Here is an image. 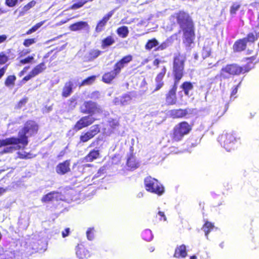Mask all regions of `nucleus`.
I'll use <instances>...</instances> for the list:
<instances>
[{"label": "nucleus", "mask_w": 259, "mask_h": 259, "mask_svg": "<svg viewBox=\"0 0 259 259\" xmlns=\"http://www.w3.org/2000/svg\"><path fill=\"white\" fill-rule=\"evenodd\" d=\"M38 130L36 123L32 120L28 121L18 133V137H12L0 140V147H5L2 154L11 153L24 148L28 144V138L36 134Z\"/></svg>", "instance_id": "nucleus-1"}, {"label": "nucleus", "mask_w": 259, "mask_h": 259, "mask_svg": "<svg viewBox=\"0 0 259 259\" xmlns=\"http://www.w3.org/2000/svg\"><path fill=\"white\" fill-rule=\"evenodd\" d=\"M178 24L184 32V42L188 46H190L194 38L193 26L189 15L184 12H180L177 14Z\"/></svg>", "instance_id": "nucleus-2"}, {"label": "nucleus", "mask_w": 259, "mask_h": 259, "mask_svg": "<svg viewBox=\"0 0 259 259\" xmlns=\"http://www.w3.org/2000/svg\"><path fill=\"white\" fill-rule=\"evenodd\" d=\"M218 140L227 151L234 150L237 144L240 142V139L231 133H223L218 137Z\"/></svg>", "instance_id": "nucleus-3"}, {"label": "nucleus", "mask_w": 259, "mask_h": 259, "mask_svg": "<svg viewBox=\"0 0 259 259\" xmlns=\"http://www.w3.org/2000/svg\"><path fill=\"white\" fill-rule=\"evenodd\" d=\"M250 69L247 66L242 67L236 64H232L223 67L220 71V76L224 79L228 78L229 75H239L242 72H248Z\"/></svg>", "instance_id": "nucleus-4"}, {"label": "nucleus", "mask_w": 259, "mask_h": 259, "mask_svg": "<svg viewBox=\"0 0 259 259\" xmlns=\"http://www.w3.org/2000/svg\"><path fill=\"white\" fill-rule=\"evenodd\" d=\"M146 190L151 193L161 195L164 192V188L157 180L148 177L144 180Z\"/></svg>", "instance_id": "nucleus-5"}, {"label": "nucleus", "mask_w": 259, "mask_h": 259, "mask_svg": "<svg viewBox=\"0 0 259 259\" xmlns=\"http://www.w3.org/2000/svg\"><path fill=\"white\" fill-rule=\"evenodd\" d=\"M185 57L181 54L176 55L174 59L173 71L175 76V81H179L183 76V70Z\"/></svg>", "instance_id": "nucleus-6"}, {"label": "nucleus", "mask_w": 259, "mask_h": 259, "mask_svg": "<svg viewBox=\"0 0 259 259\" xmlns=\"http://www.w3.org/2000/svg\"><path fill=\"white\" fill-rule=\"evenodd\" d=\"M81 112L84 114L93 115L100 114L102 112V109L95 102L93 101H85L80 106Z\"/></svg>", "instance_id": "nucleus-7"}, {"label": "nucleus", "mask_w": 259, "mask_h": 259, "mask_svg": "<svg viewBox=\"0 0 259 259\" xmlns=\"http://www.w3.org/2000/svg\"><path fill=\"white\" fill-rule=\"evenodd\" d=\"M191 130V127L186 122H182L179 123L175 128L174 133V139L178 141L182 139L183 137L188 134Z\"/></svg>", "instance_id": "nucleus-8"}, {"label": "nucleus", "mask_w": 259, "mask_h": 259, "mask_svg": "<svg viewBox=\"0 0 259 259\" xmlns=\"http://www.w3.org/2000/svg\"><path fill=\"white\" fill-rule=\"evenodd\" d=\"M95 120V119L91 115L82 117L76 123L74 130L78 131L92 124Z\"/></svg>", "instance_id": "nucleus-9"}, {"label": "nucleus", "mask_w": 259, "mask_h": 259, "mask_svg": "<svg viewBox=\"0 0 259 259\" xmlns=\"http://www.w3.org/2000/svg\"><path fill=\"white\" fill-rule=\"evenodd\" d=\"M132 60V56L131 55H127L124 57L114 65L113 71L117 75L120 73L121 69H123L128 63L131 61Z\"/></svg>", "instance_id": "nucleus-10"}, {"label": "nucleus", "mask_w": 259, "mask_h": 259, "mask_svg": "<svg viewBox=\"0 0 259 259\" xmlns=\"http://www.w3.org/2000/svg\"><path fill=\"white\" fill-rule=\"evenodd\" d=\"M179 81H175V83L172 89L169 91L166 97V102L167 104L172 105L176 103L177 99L176 93L177 85Z\"/></svg>", "instance_id": "nucleus-11"}, {"label": "nucleus", "mask_w": 259, "mask_h": 259, "mask_svg": "<svg viewBox=\"0 0 259 259\" xmlns=\"http://www.w3.org/2000/svg\"><path fill=\"white\" fill-rule=\"evenodd\" d=\"M69 29L71 31H76L81 30H89L90 26L87 22L79 21L70 25Z\"/></svg>", "instance_id": "nucleus-12"}, {"label": "nucleus", "mask_w": 259, "mask_h": 259, "mask_svg": "<svg viewBox=\"0 0 259 259\" xmlns=\"http://www.w3.org/2000/svg\"><path fill=\"white\" fill-rule=\"evenodd\" d=\"M70 161L66 160L59 163L56 167V172L59 175H64L70 171Z\"/></svg>", "instance_id": "nucleus-13"}, {"label": "nucleus", "mask_w": 259, "mask_h": 259, "mask_svg": "<svg viewBox=\"0 0 259 259\" xmlns=\"http://www.w3.org/2000/svg\"><path fill=\"white\" fill-rule=\"evenodd\" d=\"M113 13L112 12H109L108 14L105 15L103 17V19L98 23L97 26L96 27V31L97 32L99 33L103 30L104 28L106 25L107 22L111 17Z\"/></svg>", "instance_id": "nucleus-14"}, {"label": "nucleus", "mask_w": 259, "mask_h": 259, "mask_svg": "<svg viewBox=\"0 0 259 259\" xmlns=\"http://www.w3.org/2000/svg\"><path fill=\"white\" fill-rule=\"evenodd\" d=\"M191 110L189 109H174L170 111V115L173 118H181L185 116L189 113H190Z\"/></svg>", "instance_id": "nucleus-15"}, {"label": "nucleus", "mask_w": 259, "mask_h": 259, "mask_svg": "<svg viewBox=\"0 0 259 259\" xmlns=\"http://www.w3.org/2000/svg\"><path fill=\"white\" fill-rule=\"evenodd\" d=\"M132 97L128 94H125L119 98H116L114 99V101L115 104L126 105L130 104Z\"/></svg>", "instance_id": "nucleus-16"}, {"label": "nucleus", "mask_w": 259, "mask_h": 259, "mask_svg": "<svg viewBox=\"0 0 259 259\" xmlns=\"http://www.w3.org/2000/svg\"><path fill=\"white\" fill-rule=\"evenodd\" d=\"M127 165L131 169H135L139 166V162L137 160L136 157L133 155L131 154L128 157L127 160Z\"/></svg>", "instance_id": "nucleus-17"}, {"label": "nucleus", "mask_w": 259, "mask_h": 259, "mask_svg": "<svg viewBox=\"0 0 259 259\" xmlns=\"http://www.w3.org/2000/svg\"><path fill=\"white\" fill-rule=\"evenodd\" d=\"M73 83L71 81H69L65 83V85L63 89L62 96L64 97L69 96L72 93Z\"/></svg>", "instance_id": "nucleus-18"}, {"label": "nucleus", "mask_w": 259, "mask_h": 259, "mask_svg": "<svg viewBox=\"0 0 259 259\" xmlns=\"http://www.w3.org/2000/svg\"><path fill=\"white\" fill-rule=\"evenodd\" d=\"M245 39H241L236 41L233 46V49L236 52H241L243 51L246 46Z\"/></svg>", "instance_id": "nucleus-19"}, {"label": "nucleus", "mask_w": 259, "mask_h": 259, "mask_svg": "<svg viewBox=\"0 0 259 259\" xmlns=\"http://www.w3.org/2000/svg\"><path fill=\"white\" fill-rule=\"evenodd\" d=\"M187 254L186 246L184 245H182L176 248L174 256L175 257H184Z\"/></svg>", "instance_id": "nucleus-20"}, {"label": "nucleus", "mask_w": 259, "mask_h": 259, "mask_svg": "<svg viewBox=\"0 0 259 259\" xmlns=\"http://www.w3.org/2000/svg\"><path fill=\"white\" fill-rule=\"evenodd\" d=\"M76 254L80 259L87 258L90 256L89 252L83 246H78L76 249Z\"/></svg>", "instance_id": "nucleus-21"}, {"label": "nucleus", "mask_w": 259, "mask_h": 259, "mask_svg": "<svg viewBox=\"0 0 259 259\" xmlns=\"http://www.w3.org/2000/svg\"><path fill=\"white\" fill-rule=\"evenodd\" d=\"M116 76L117 75L113 70H112L103 74L102 76V80L105 83H109L116 77Z\"/></svg>", "instance_id": "nucleus-22"}, {"label": "nucleus", "mask_w": 259, "mask_h": 259, "mask_svg": "<svg viewBox=\"0 0 259 259\" xmlns=\"http://www.w3.org/2000/svg\"><path fill=\"white\" fill-rule=\"evenodd\" d=\"M159 45L158 41L155 38L148 40L145 45V49L148 51L151 50L152 49H154L158 47Z\"/></svg>", "instance_id": "nucleus-23"}, {"label": "nucleus", "mask_w": 259, "mask_h": 259, "mask_svg": "<svg viewBox=\"0 0 259 259\" xmlns=\"http://www.w3.org/2000/svg\"><path fill=\"white\" fill-rule=\"evenodd\" d=\"M46 69L44 63H41L35 67L31 71L34 76L42 72Z\"/></svg>", "instance_id": "nucleus-24"}, {"label": "nucleus", "mask_w": 259, "mask_h": 259, "mask_svg": "<svg viewBox=\"0 0 259 259\" xmlns=\"http://www.w3.org/2000/svg\"><path fill=\"white\" fill-rule=\"evenodd\" d=\"M116 32L118 35L122 38H125L127 37L129 33L127 27L125 26L119 27L117 29Z\"/></svg>", "instance_id": "nucleus-25"}, {"label": "nucleus", "mask_w": 259, "mask_h": 259, "mask_svg": "<svg viewBox=\"0 0 259 259\" xmlns=\"http://www.w3.org/2000/svg\"><path fill=\"white\" fill-rule=\"evenodd\" d=\"M99 156V152L98 150H94L91 151L85 157L87 161H92L94 159H97Z\"/></svg>", "instance_id": "nucleus-26"}, {"label": "nucleus", "mask_w": 259, "mask_h": 259, "mask_svg": "<svg viewBox=\"0 0 259 259\" xmlns=\"http://www.w3.org/2000/svg\"><path fill=\"white\" fill-rule=\"evenodd\" d=\"M115 42L114 38L111 36H109L104 39L102 42V47L105 49L107 47L110 46Z\"/></svg>", "instance_id": "nucleus-27"}, {"label": "nucleus", "mask_w": 259, "mask_h": 259, "mask_svg": "<svg viewBox=\"0 0 259 259\" xmlns=\"http://www.w3.org/2000/svg\"><path fill=\"white\" fill-rule=\"evenodd\" d=\"M181 87L185 94L187 96H189L190 91H192L193 88L192 83L187 81L184 82Z\"/></svg>", "instance_id": "nucleus-28"}, {"label": "nucleus", "mask_w": 259, "mask_h": 259, "mask_svg": "<svg viewBox=\"0 0 259 259\" xmlns=\"http://www.w3.org/2000/svg\"><path fill=\"white\" fill-rule=\"evenodd\" d=\"M171 45V42L169 39H167L154 49L155 51H161L167 48Z\"/></svg>", "instance_id": "nucleus-29"}, {"label": "nucleus", "mask_w": 259, "mask_h": 259, "mask_svg": "<svg viewBox=\"0 0 259 259\" xmlns=\"http://www.w3.org/2000/svg\"><path fill=\"white\" fill-rule=\"evenodd\" d=\"M214 228V226L210 222H207L202 227V230L205 232V235L208 238V235L211 230Z\"/></svg>", "instance_id": "nucleus-30"}, {"label": "nucleus", "mask_w": 259, "mask_h": 259, "mask_svg": "<svg viewBox=\"0 0 259 259\" xmlns=\"http://www.w3.org/2000/svg\"><path fill=\"white\" fill-rule=\"evenodd\" d=\"M142 236L143 239L147 241H150L153 237L152 232L149 229L144 230L142 233Z\"/></svg>", "instance_id": "nucleus-31"}, {"label": "nucleus", "mask_w": 259, "mask_h": 259, "mask_svg": "<svg viewBox=\"0 0 259 259\" xmlns=\"http://www.w3.org/2000/svg\"><path fill=\"white\" fill-rule=\"evenodd\" d=\"M101 51L98 50H91L88 55V58L89 60H92L96 58H97L99 56H100L101 54Z\"/></svg>", "instance_id": "nucleus-32"}, {"label": "nucleus", "mask_w": 259, "mask_h": 259, "mask_svg": "<svg viewBox=\"0 0 259 259\" xmlns=\"http://www.w3.org/2000/svg\"><path fill=\"white\" fill-rule=\"evenodd\" d=\"M108 122L110 127L112 128L111 133L113 132V130L116 129L119 126L118 121L116 119L109 118Z\"/></svg>", "instance_id": "nucleus-33"}, {"label": "nucleus", "mask_w": 259, "mask_h": 259, "mask_svg": "<svg viewBox=\"0 0 259 259\" xmlns=\"http://www.w3.org/2000/svg\"><path fill=\"white\" fill-rule=\"evenodd\" d=\"M100 129L99 125H94L92 126L88 131L93 138L95 136L100 132Z\"/></svg>", "instance_id": "nucleus-34"}, {"label": "nucleus", "mask_w": 259, "mask_h": 259, "mask_svg": "<svg viewBox=\"0 0 259 259\" xmlns=\"http://www.w3.org/2000/svg\"><path fill=\"white\" fill-rule=\"evenodd\" d=\"M52 194V201H63L64 200V196L61 193L56 191H53Z\"/></svg>", "instance_id": "nucleus-35"}, {"label": "nucleus", "mask_w": 259, "mask_h": 259, "mask_svg": "<svg viewBox=\"0 0 259 259\" xmlns=\"http://www.w3.org/2000/svg\"><path fill=\"white\" fill-rule=\"evenodd\" d=\"M96 231L95 228H89L86 232L87 237L89 240H93L95 237Z\"/></svg>", "instance_id": "nucleus-36"}, {"label": "nucleus", "mask_w": 259, "mask_h": 259, "mask_svg": "<svg viewBox=\"0 0 259 259\" xmlns=\"http://www.w3.org/2000/svg\"><path fill=\"white\" fill-rule=\"evenodd\" d=\"M44 23V21L40 22L33 26L31 29H29L26 32V34L29 35L33 32L36 31L39 28H40Z\"/></svg>", "instance_id": "nucleus-37"}, {"label": "nucleus", "mask_w": 259, "mask_h": 259, "mask_svg": "<svg viewBox=\"0 0 259 259\" xmlns=\"http://www.w3.org/2000/svg\"><path fill=\"white\" fill-rule=\"evenodd\" d=\"M16 79V77L15 75L9 76L5 81V85L7 87H9L11 85L14 84Z\"/></svg>", "instance_id": "nucleus-38"}, {"label": "nucleus", "mask_w": 259, "mask_h": 259, "mask_svg": "<svg viewBox=\"0 0 259 259\" xmlns=\"http://www.w3.org/2000/svg\"><path fill=\"white\" fill-rule=\"evenodd\" d=\"M93 138L92 136L91 135V134L87 132V133L82 134L80 137V140L82 142H87L89 140Z\"/></svg>", "instance_id": "nucleus-39"}, {"label": "nucleus", "mask_w": 259, "mask_h": 259, "mask_svg": "<svg viewBox=\"0 0 259 259\" xmlns=\"http://www.w3.org/2000/svg\"><path fill=\"white\" fill-rule=\"evenodd\" d=\"M166 71V68L165 67H163L162 68L160 72L159 73H158V75H157V76L156 77L155 80V81H162L163 78L165 74Z\"/></svg>", "instance_id": "nucleus-40"}, {"label": "nucleus", "mask_w": 259, "mask_h": 259, "mask_svg": "<svg viewBox=\"0 0 259 259\" xmlns=\"http://www.w3.org/2000/svg\"><path fill=\"white\" fill-rule=\"evenodd\" d=\"M87 2V1H83V0H81L80 1H78L72 5L71 9L73 10L79 9L82 7Z\"/></svg>", "instance_id": "nucleus-41"}, {"label": "nucleus", "mask_w": 259, "mask_h": 259, "mask_svg": "<svg viewBox=\"0 0 259 259\" xmlns=\"http://www.w3.org/2000/svg\"><path fill=\"white\" fill-rule=\"evenodd\" d=\"M240 7V4L236 2L233 3V5L230 8V13L231 15H235L236 12L239 10Z\"/></svg>", "instance_id": "nucleus-42"}, {"label": "nucleus", "mask_w": 259, "mask_h": 259, "mask_svg": "<svg viewBox=\"0 0 259 259\" xmlns=\"http://www.w3.org/2000/svg\"><path fill=\"white\" fill-rule=\"evenodd\" d=\"M76 104V98L73 96L68 101L69 109L70 110L73 109L75 107Z\"/></svg>", "instance_id": "nucleus-43"}, {"label": "nucleus", "mask_w": 259, "mask_h": 259, "mask_svg": "<svg viewBox=\"0 0 259 259\" xmlns=\"http://www.w3.org/2000/svg\"><path fill=\"white\" fill-rule=\"evenodd\" d=\"M95 78H96V77L95 76H90V77H88L87 78H86L85 79L83 80L82 81L81 85H84L90 84L94 81Z\"/></svg>", "instance_id": "nucleus-44"}, {"label": "nucleus", "mask_w": 259, "mask_h": 259, "mask_svg": "<svg viewBox=\"0 0 259 259\" xmlns=\"http://www.w3.org/2000/svg\"><path fill=\"white\" fill-rule=\"evenodd\" d=\"M211 53L210 49L208 47H204L202 50V56L203 59L209 57Z\"/></svg>", "instance_id": "nucleus-45"}, {"label": "nucleus", "mask_w": 259, "mask_h": 259, "mask_svg": "<svg viewBox=\"0 0 259 259\" xmlns=\"http://www.w3.org/2000/svg\"><path fill=\"white\" fill-rule=\"evenodd\" d=\"M256 37L252 33H250L247 35V36L245 38H244L243 39H245V42L247 43V42H253L256 39Z\"/></svg>", "instance_id": "nucleus-46"}, {"label": "nucleus", "mask_w": 259, "mask_h": 259, "mask_svg": "<svg viewBox=\"0 0 259 259\" xmlns=\"http://www.w3.org/2000/svg\"><path fill=\"white\" fill-rule=\"evenodd\" d=\"M52 192L48 193L47 194L41 198V201L42 202H47L52 201Z\"/></svg>", "instance_id": "nucleus-47"}, {"label": "nucleus", "mask_w": 259, "mask_h": 259, "mask_svg": "<svg viewBox=\"0 0 259 259\" xmlns=\"http://www.w3.org/2000/svg\"><path fill=\"white\" fill-rule=\"evenodd\" d=\"M36 4V2L34 1H32L30 2H29L28 4H27L26 5H25L23 8V12H25L29 10L30 8L34 7Z\"/></svg>", "instance_id": "nucleus-48"}, {"label": "nucleus", "mask_w": 259, "mask_h": 259, "mask_svg": "<svg viewBox=\"0 0 259 259\" xmlns=\"http://www.w3.org/2000/svg\"><path fill=\"white\" fill-rule=\"evenodd\" d=\"M36 42L35 38L26 39L23 42V45L26 47H28Z\"/></svg>", "instance_id": "nucleus-49"}, {"label": "nucleus", "mask_w": 259, "mask_h": 259, "mask_svg": "<svg viewBox=\"0 0 259 259\" xmlns=\"http://www.w3.org/2000/svg\"><path fill=\"white\" fill-rule=\"evenodd\" d=\"M34 55L28 56V57H27L24 59L21 60L20 61V63H21L22 64H25L30 63L31 62V61L34 59Z\"/></svg>", "instance_id": "nucleus-50"}, {"label": "nucleus", "mask_w": 259, "mask_h": 259, "mask_svg": "<svg viewBox=\"0 0 259 259\" xmlns=\"http://www.w3.org/2000/svg\"><path fill=\"white\" fill-rule=\"evenodd\" d=\"M155 82H156V88L154 90L153 92L158 91L163 85V81H155Z\"/></svg>", "instance_id": "nucleus-51"}, {"label": "nucleus", "mask_w": 259, "mask_h": 259, "mask_svg": "<svg viewBox=\"0 0 259 259\" xmlns=\"http://www.w3.org/2000/svg\"><path fill=\"white\" fill-rule=\"evenodd\" d=\"M18 0H6V4L9 7H13L16 5Z\"/></svg>", "instance_id": "nucleus-52"}, {"label": "nucleus", "mask_w": 259, "mask_h": 259, "mask_svg": "<svg viewBox=\"0 0 259 259\" xmlns=\"http://www.w3.org/2000/svg\"><path fill=\"white\" fill-rule=\"evenodd\" d=\"M8 61V57L3 53L0 54V64H4Z\"/></svg>", "instance_id": "nucleus-53"}, {"label": "nucleus", "mask_w": 259, "mask_h": 259, "mask_svg": "<svg viewBox=\"0 0 259 259\" xmlns=\"http://www.w3.org/2000/svg\"><path fill=\"white\" fill-rule=\"evenodd\" d=\"M27 102V98H23L22 100H21L17 105V107L18 108H20L22 107H23Z\"/></svg>", "instance_id": "nucleus-54"}, {"label": "nucleus", "mask_w": 259, "mask_h": 259, "mask_svg": "<svg viewBox=\"0 0 259 259\" xmlns=\"http://www.w3.org/2000/svg\"><path fill=\"white\" fill-rule=\"evenodd\" d=\"M241 84V82L239 83V84L236 86L232 90L231 94V98L234 97V96L236 94L238 91V88Z\"/></svg>", "instance_id": "nucleus-55"}, {"label": "nucleus", "mask_w": 259, "mask_h": 259, "mask_svg": "<svg viewBox=\"0 0 259 259\" xmlns=\"http://www.w3.org/2000/svg\"><path fill=\"white\" fill-rule=\"evenodd\" d=\"M70 234V229L69 228H66L62 232V236L63 238L68 236Z\"/></svg>", "instance_id": "nucleus-56"}, {"label": "nucleus", "mask_w": 259, "mask_h": 259, "mask_svg": "<svg viewBox=\"0 0 259 259\" xmlns=\"http://www.w3.org/2000/svg\"><path fill=\"white\" fill-rule=\"evenodd\" d=\"M157 214L160 217V220L161 221L162 219H163L164 221H166V217L165 215L164 212L159 211Z\"/></svg>", "instance_id": "nucleus-57"}, {"label": "nucleus", "mask_w": 259, "mask_h": 259, "mask_svg": "<svg viewBox=\"0 0 259 259\" xmlns=\"http://www.w3.org/2000/svg\"><path fill=\"white\" fill-rule=\"evenodd\" d=\"M34 77V76L33 75L32 73L30 72L28 75H26V76H25L23 78V80L25 81H27L30 80L32 77Z\"/></svg>", "instance_id": "nucleus-58"}, {"label": "nucleus", "mask_w": 259, "mask_h": 259, "mask_svg": "<svg viewBox=\"0 0 259 259\" xmlns=\"http://www.w3.org/2000/svg\"><path fill=\"white\" fill-rule=\"evenodd\" d=\"M99 96H100L99 92H95L93 93L91 95L90 97L92 99H97V98H99Z\"/></svg>", "instance_id": "nucleus-59"}, {"label": "nucleus", "mask_w": 259, "mask_h": 259, "mask_svg": "<svg viewBox=\"0 0 259 259\" xmlns=\"http://www.w3.org/2000/svg\"><path fill=\"white\" fill-rule=\"evenodd\" d=\"M7 68V66H4L2 68L0 69V79L2 78V77L4 75L6 70Z\"/></svg>", "instance_id": "nucleus-60"}, {"label": "nucleus", "mask_w": 259, "mask_h": 259, "mask_svg": "<svg viewBox=\"0 0 259 259\" xmlns=\"http://www.w3.org/2000/svg\"><path fill=\"white\" fill-rule=\"evenodd\" d=\"M7 38V35L4 34L0 35V44L4 42Z\"/></svg>", "instance_id": "nucleus-61"}, {"label": "nucleus", "mask_w": 259, "mask_h": 259, "mask_svg": "<svg viewBox=\"0 0 259 259\" xmlns=\"http://www.w3.org/2000/svg\"><path fill=\"white\" fill-rule=\"evenodd\" d=\"M29 67H25L24 68V69L19 73V76H22L24 73L29 69Z\"/></svg>", "instance_id": "nucleus-62"}, {"label": "nucleus", "mask_w": 259, "mask_h": 259, "mask_svg": "<svg viewBox=\"0 0 259 259\" xmlns=\"http://www.w3.org/2000/svg\"><path fill=\"white\" fill-rule=\"evenodd\" d=\"M7 189L0 187V196L4 194L7 191Z\"/></svg>", "instance_id": "nucleus-63"}, {"label": "nucleus", "mask_w": 259, "mask_h": 259, "mask_svg": "<svg viewBox=\"0 0 259 259\" xmlns=\"http://www.w3.org/2000/svg\"><path fill=\"white\" fill-rule=\"evenodd\" d=\"M159 63H160V61L158 59H156L154 60L153 65L155 66H158Z\"/></svg>", "instance_id": "nucleus-64"}]
</instances>
